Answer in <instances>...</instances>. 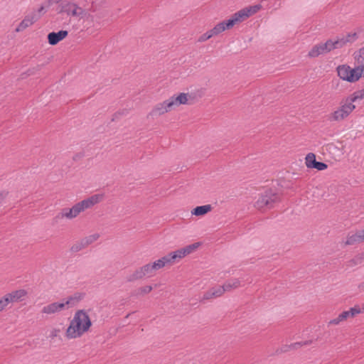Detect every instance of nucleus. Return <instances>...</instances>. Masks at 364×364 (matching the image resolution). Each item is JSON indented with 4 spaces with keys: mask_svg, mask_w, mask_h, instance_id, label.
Returning a JSON list of instances; mask_svg holds the SVG:
<instances>
[{
    "mask_svg": "<svg viewBox=\"0 0 364 364\" xmlns=\"http://www.w3.org/2000/svg\"><path fill=\"white\" fill-rule=\"evenodd\" d=\"M200 246V243L196 242L189 245L186 246L185 247L177 250L174 252H170L166 255L171 264H174L178 262L181 259L185 257L189 254L192 253Z\"/></svg>",
    "mask_w": 364,
    "mask_h": 364,
    "instance_id": "7",
    "label": "nucleus"
},
{
    "mask_svg": "<svg viewBox=\"0 0 364 364\" xmlns=\"http://www.w3.org/2000/svg\"><path fill=\"white\" fill-rule=\"evenodd\" d=\"M172 109V107L169 104V100L168 99L161 103L157 104L151 110L150 114L153 117H157L162 115Z\"/></svg>",
    "mask_w": 364,
    "mask_h": 364,
    "instance_id": "15",
    "label": "nucleus"
},
{
    "mask_svg": "<svg viewBox=\"0 0 364 364\" xmlns=\"http://www.w3.org/2000/svg\"><path fill=\"white\" fill-rule=\"evenodd\" d=\"M311 343V341H304V342H296V343H294L289 346H284V348L282 349V351L283 352H286L289 350H291V349H297L301 346H309Z\"/></svg>",
    "mask_w": 364,
    "mask_h": 364,
    "instance_id": "25",
    "label": "nucleus"
},
{
    "mask_svg": "<svg viewBox=\"0 0 364 364\" xmlns=\"http://www.w3.org/2000/svg\"><path fill=\"white\" fill-rule=\"evenodd\" d=\"M213 36H214V34L213 33L211 30L208 31L207 32H205V33H203L202 36H200V38L198 39V41L199 42H204V41L210 39Z\"/></svg>",
    "mask_w": 364,
    "mask_h": 364,
    "instance_id": "32",
    "label": "nucleus"
},
{
    "mask_svg": "<svg viewBox=\"0 0 364 364\" xmlns=\"http://www.w3.org/2000/svg\"><path fill=\"white\" fill-rule=\"evenodd\" d=\"M354 59L357 64L356 68L362 69L364 72V48L354 53ZM364 77V74L363 76Z\"/></svg>",
    "mask_w": 364,
    "mask_h": 364,
    "instance_id": "22",
    "label": "nucleus"
},
{
    "mask_svg": "<svg viewBox=\"0 0 364 364\" xmlns=\"http://www.w3.org/2000/svg\"><path fill=\"white\" fill-rule=\"evenodd\" d=\"M80 213V210L76 203L70 208H63L58 214L56 215L53 220L55 222H58V220L64 218L68 220H72L75 218Z\"/></svg>",
    "mask_w": 364,
    "mask_h": 364,
    "instance_id": "12",
    "label": "nucleus"
},
{
    "mask_svg": "<svg viewBox=\"0 0 364 364\" xmlns=\"http://www.w3.org/2000/svg\"><path fill=\"white\" fill-rule=\"evenodd\" d=\"M212 290L216 298L221 296L226 291L224 285L213 287Z\"/></svg>",
    "mask_w": 364,
    "mask_h": 364,
    "instance_id": "30",
    "label": "nucleus"
},
{
    "mask_svg": "<svg viewBox=\"0 0 364 364\" xmlns=\"http://www.w3.org/2000/svg\"><path fill=\"white\" fill-rule=\"evenodd\" d=\"M85 247H87V246L84 245V242H83L82 240H81L75 242V244H73L72 245L70 250L73 252H77Z\"/></svg>",
    "mask_w": 364,
    "mask_h": 364,
    "instance_id": "28",
    "label": "nucleus"
},
{
    "mask_svg": "<svg viewBox=\"0 0 364 364\" xmlns=\"http://www.w3.org/2000/svg\"><path fill=\"white\" fill-rule=\"evenodd\" d=\"M364 242V229L358 230L355 232H350L347 235L345 244L346 245H353Z\"/></svg>",
    "mask_w": 364,
    "mask_h": 364,
    "instance_id": "16",
    "label": "nucleus"
},
{
    "mask_svg": "<svg viewBox=\"0 0 364 364\" xmlns=\"http://www.w3.org/2000/svg\"><path fill=\"white\" fill-rule=\"evenodd\" d=\"M4 196L2 193H0V203L4 200Z\"/></svg>",
    "mask_w": 364,
    "mask_h": 364,
    "instance_id": "36",
    "label": "nucleus"
},
{
    "mask_svg": "<svg viewBox=\"0 0 364 364\" xmlns=\"http://www.w3.org/2000/svg\"><path fill=\"white\" fill-rule=\"evenodd\" d=\"M281 200V196L273 190H267L262 193L257 201L255 207L259 210L272 208L274 205Z\"/></svg>",
    "mask_w": 364,
    "mask_h": 364,
    "instance_id": "4",
    "label": "nucleus"
},
{
    "mask_svg": "<svg viewBox=\"0 0 364 364\" xmlns=\"http://www.w3.org/2000/svg\"><path fill=\"white\" fill-rule=\"evenodd\" d=\"M68 33L67 31H60L57 33L51 32L48 35V40L49 44L54 46L56 45L58 42L64 39Z\"/></svg>",
    "mask_w": 364,
    "mask_h": 364,
    "instance_id": "19",
    "label": "nucleus"
},
{
    "mask_svg": "<svg viewBox=\"0 0 364 364\" xmlns=\"http://www.w3.org/2000/svg\"><path fill=\"white\" fill-rule=\"evenodd\" d=\"M362 311L359 306H355L348 311H343L336 318L331 319L328 322V325H338L349 318H353L356 315L362 314Z\"/></svg>",
    "mask_w": 364,
    "mask_h": 364,
    "instance_id": "9",
    "label": "nucleus"
},
{
    "mask_svg": "<svg viewBox=\"0 0 364 364\" xmlns=\"http://www.w3.org/2000/svg\"><path fill=\"white\" fill-rule=\"evenodd\" d=\"M38 19L36 14H33L30 16H26L18 25L16 28V31H22L25 28L31 26L34 22H36Z\"/></svg>",
    "mask_w": 364,
    "mask_h": 364,
    "instance_id": "20",
    "label": "nucleus"
},
{
    "mask_svg": "<svg viewBox=\"0 0 364 364\" xmlns=\"http://www.w3.org/2000/svg\"><path fill=\"white\" fill-rule=\"evenodd\" d=\"M189 98L188 94L180 93L178 96L173 95L168 98L169 104L171 105L172 109L181 105H186Z\"/></svg>",
    "mask_w": 364,
    "mask_h": 364,
    "instance_id": "18",
    "label": "nucleus"
},
{
    "mask_svg": "<svg viewBox=\"0 0 364 364\" xmlns=\"http://www.w3.org/2000/svg\"><path fill=\"white\" fill-rule=\"evenodd\" d=\"M151 264L155 273L157 270L164 267L166 265H171L166 255Z\"/></svg>",
    "mask_w": 364,
    "mask_h": 364,
    "instance_id": "21",
    "label": "nucleus"
},
{
    "mask_svg": "<svg viewBox=\"0 0 364 364\" xmlns=\"http://www.w3.org/2000/svg\"><path fill=\"white\" fill-rule=\"evenodd\" d=\"M104 198L103 194H95L90 197L77 203L80 212H83L87 209L92 208L94 205L100 203Z\"/></svg>",
    "mask_w": 364,
    "mask_h": 364,
    "instance_id": "11",
    "label": "nucleus"
},
{
    "mask_svg": "<svg viewBox=\"0 0 364 364\" xmlns=\"http://www.w3.org/2000/svg\"><path fill=\"white\" fill-rule=\"evenodd\" d=\"M62 0H49L48 2L50 4H58Z\"/></svg>",
    "mask_w": 364,
    "mask_h": 364,
    "instance_id": "35",
    "label": "nucleus"
},
{
    "mask_svg": "<svg viewBox=\"0 0 364 364\" xmlns=\"http://www.w3.org/2000/svg\"><path fill=\"white\" fill-rule=\"evenodd\" d=\"M155 274L151 264L148 263L136 269L132 274L127 277V279L128 282H131L141 279L144 277H152Z\"/></svg>",
    "mask_w": 364,
    "mask_h": 364,
    "instance_id": "8",
    "label": "nucleus"
},
{
    "mask_svg": "<svg viewBox=\"0 0 364 364\" xmlns=\"http://www.w3.org/2000/svg\"><path fill=\"white\" fill-rule=\"evenodd\" d=\"M152 289H153V287L150 285L141 287L137 289L136 294H137V295L146 294H149V292H151L152 291Z\"/></svg>",
    "mask_w": 364,
    "mask_h": 364,
    "instance_id": "31",
    "label": "nucleus"
},
{
    "mask_svg": "<svg viewBox=\"0 0 364 364\" xmlns=\"http://www.w3.org/2000/svg\"><path fill=\"white\" fill-rule=\"evenodd\" d=\"M363 91H364V88H363Z\"/></svg>",
    "mask_w": 364,
    "mask_h": 364,
    "instance_id": "39",
    "label": "nucleus"
},
{
    "mask_svg": "<svg viewBox=\"0 0 364 364\" xmlns=\"http://www.w3.org/2000/svg\"><path fill=\"white\" fill-rule=\"evenodd\" d=\"M26 295L27 291L25 289H18L6 294L5 296L8 298L10 304L23 301Z\"/></svg>",
    "mask_w": 364,
    "mask_h": 364,
    "instance_id": "17",
    "label": "nucleus"
},
{
    "mask_svg": "<svg viewBox=\"0 0 364 364\" xmlns=\"http://www.w3.org/2000/svg\"><path fill=\"white\" fill-rule=\"evenodd\" d=\"M100 237V235L98 233H95L90 235H88L84 238H82V241L84 242V245H86L87 247L90 245L92 244L95 241H97Z\"/></svg>",
    "mask_w": 364,
    "mask_h": 364,
    "instance_id": "27",
    "label": "nucleus"
},
{
    "mask_svg": "<svg viewBox=\"0 0 364 364\" xmlns=\"http://www.w3.org/2000/svg\"><path fill=\"white\" fill-rule=\"evenodd\" d=\"M80 299L79 297L70 296L65 301L53 302L44 306L41 309V314L45 315H53L58 314L68 307L69 305L73 304L74 300Z\"/></svg>",
    "mask_w": 364,
    "mask_h": 364,
    "instance_id": "5",
    "label": "nucleus"
},
{
    "mask_svg": "<svg viewBox=\"0 0 364 364\" xmlns=\"http://www.w3.org/2000/svg\"><path fill=\"white\" fill-rule=\"evenodd\" d=\"M9 304L8 298L4 295L2 298L0 299V311H4L6 307Z\"/></svg>",
    "mask_w": 364,
    "mask_h": 364,
    "instance_id": "33",
    "label": "nucleus"
},
{
    "mask_svg": "<svg viewBox=\"0 0 364 364\" xmlns=\"http://www.w3.org/2000/svg\"><path fill=\"white\" fill-rule=\"evenodd\" d=\"M211 209L210 205L197 206L191 210V214L196 216H203L210 212Z\"/></svg>",
    "mask_w": 364,
    "mask_h": 364,
    "instance_id": "23",
    "label": "nucleus"
},
{
    "mask_svg": "<svg viewBox=\"0 0 364 364\" xmlns=\"http://www.w3.org/2000/svg\"><path fill=\"white\" fill-rule=\"evenodd\" d=\"M306 166L310 168H316L318 171H323L327 168L328 166L323 162L316 161V156L313 153H309L305 158Z\"/></svg>",
    "mask_w": 364,
    "mask_h": 364,
    "instance_id": "13",
    "label": "nucleus"
},
{
    "mask_svg": "<svg viewBox=\"0 0 364 364\" xmlns=\"http://www.w3.org/2000/svg\"><path fill=\"white\" fill-rule=\"evenodd\" d=\"M62 11L65 12L68 16L76 18L79 20L82 18H93L90 15V9L82 2H78L76 0L65 1L62 4Z\"/></svg>",
    "mask_w": 364,
    "mask_h": 364,
    "instance_id": "3",
    "label": "nucleus"
},
{
    "mask_svg": "<svg viewBox=\"0 0 364 364\" xmlns=\"http://www.w3.org/2000/svg\"><path fill=\"white\" fill-rule=\"evenodd\" d=\"M214 298H216L215 296V294L212 290V288L210 289H209L208 291H206L205 293H204V294L203 295V296L200 298V302H205L206 300H210V299H214Z\"/></svg>",
    "mask_w": 364,
    "mask_h": 364,
    "instance_id": "29",
    "label": "nucleus"
},
{
    "mask_svg": "<svg viewBox=\"0 0 364 364\" xmlns=\"http://www.w3.org/2000/svg\"><path fill=\"white\" fill-rule=\"evenodd\" d=\"M44 9L43 6H41L38 9V12H41Z\"/></svg>",
    "mask_w": 364,
    "mask_h": 364,
    "instance_id": "37",
    "label": "nucleus"
},
{
    "mask_svg": "<svg viewBox=\"0 0 364 364\" xmlns=\"http://www.w3.org/2000/svg\"><path fill=\"white\" fill-rule=\"evenodd\" d=\"M262 9L261 4H256L245 7L237 12L235 13L232 16L237 23L245 21L246 18L257 13Z\"/></svg>",
    "mask_w": 364,
    "mask_h": 364,
    "instance_id": "10",
    "label": "nucleus"
},
{
    "mask_svg": "<svg viewBox=\"0 0 364 364\" xmlns=\"http://www.w3.org/2000/svg\"><path fill=\"white\" fill-rule=\"evenodd\" d=\"M226 291H232L242 286V280L240 279H232L227 281L224 284Z\"/></svg>",
    "mask_w": 364,
    "mask_h": 364,
    "instance_id": "24",
    "label": "nucleus"
},
{
    "mask_svg": "<svg viewBox=\"0 0 364 364\" xmlns=\"http://www.w3.org/2000/svg\"><path fill=\"white\" fill-rule=\"evenodd\" d=\"M362 313H364V304L362 305V307H360Z\"/></svg>",
    "mask_w": 364,
    "mask_h": 364,
    "instance_id": "38",
    "label": "nucleus"
},
{
    "mask_svg": "<svg viewBox=\"0 0 364 364\" xmlns=\"http://www.w3.org/2000/svg\"><path fill=\"white\" fill-rule=\"evenodd\" d=\"M91 325L92 322L88 314L83 310H79L75 312L70 321L65 336L68 339L80 338L88 331Z\"/></svg>",
    "mask_w": 364,
    "mask_h": 364,
    "instance_id": "1",
    "label": "nucleus"
},
{
    "mask_svg": "<svg viewBox=\"0 0 364 364\" xmlns=\"http://www.w3.org/2000/svg\"><path fill=\"white\" fill-rule=\"evenodd\" d=\"M348 101H350L352 104L353 102H355L358 100H362L364 99V91L363 90H360L354 92L352 95L348 96Z\"/></svg>",
    "mask_w": 364,
    "mask_h": 364,
    "instance_id": "26",
    "label": "nucleus"
},
{
    "mask_svg": "<svg viewBox=\"0 0 364 364\" xmlns=\"http://www.w3.org/2000/svg\"><path fill=\"white\" fill-rule=\"evenodd\" d=\"M236 23H237V22L235 21L233 16H232L230 17V18H229L227 21H224L223 22L218 23L217 25L215 26L214 28H213L210 30L213 32V33L214 34V36H217V35L220 34V33L225 31V30L231 28Z\"/></svg>",
    "mask_w": 364,
    "mask_h": 364,
    "instance_id": "14",
    "label": "nucleus"
},
{
    "mask_svg": "<svg viewBox=\"0 0 364 364\" xmlns=\"http://www.w3.org/2000/svg\"><path fill=\"white\" fill-rule=\"evenodd\" d=\"M357 38L355 33H348L346 36L342 37L333 41L328 40L324 43H320L314 46L309 52L308 56L310 58H316L324 53H327L331 50L336 48H342L348 42H353Z\"/></svg>",
    "mask_w": 364,
    "mask_h": 364,
    "instance_id": "2",
    "label": "nucleus"
},
{
    "mask_svg": "<svg viewBox=\"0 0 364 364\" xmlns=\"http://www.w3.org/2000/svg\"><path fill=\"white\" fill-rule=\"evenodd\" d=\"M60 332V330L58 328H54L50 331V337L53 338L55 337H57Z\"/></svg>",
    "mask_w": 364,
    "mask_h": 364,
    "instance_id": "34",
    "label": "nucleus"
},
{
    "mask_svg": "<svg viewBox=\"0 0 364 364\" xmlns=\"http://www.w3.org/2000/svg\"><path fill=\"white\" fill-rule=\"evenodd\" d=\"M355 109V105L348 101L346 97L341 102V107L331 114L329 119L331 121H342L347 118Z\"/></svg>",
    "mask_w": 364,
    "mask_h": 364,
    "instance_id": "6",
    "label": "nucleus"
}]
</instances>
